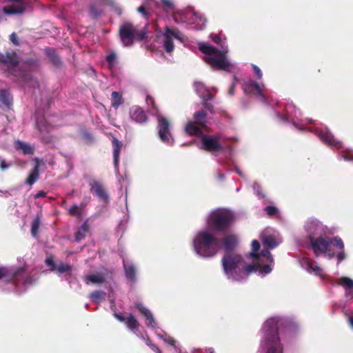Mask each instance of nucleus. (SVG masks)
Here are the masks:
<instances>
[{
    "instance_id": "f257e3e1",
    "label": "nucleus",
    "mask_w": 353,
    "mask_h": 353,
    "mask_svg": "<svg viewBox=\"0 0 353 353\" xmlns=\"http://www.w3.org/2000/svg\"><path fill=\"white\" fill-rule=\"evenodd\" d=\"M195 252L201 256L210 258L214 256L221 248L219 239L212 233L199 231L193 240Z\"/></svg>"
},
{
    "instance_id": "f03ea898",
    "label": "nucleus",
    "mask_w": 353,
    "mask_h": 353,
    "mask_svg": "<svg viewBox=\"0 0 353 353\" xmlns=\"http://www.w3.org/2000/svg\"><path fill=\"white\" fill-rule=\"evenodd\" d=\"M0 62L6 66L4 73L8 77H13L23 83L32 81V74L25 70L23 65L19 66V58L14 52H6L4 54L0 53Z\"/></svg>"
},
{
    "instance_id": "7ed1b4c3",
    "label": "nucleus",
    "mask_w": 353,
    "mask_h": 353,
    "mask_svg": "<svg viewBox=\"0 0 353 353\" xmlns=\"http://www.w3.org/2000/svg\"><path fill=\"white\" fill-rule=\"evenodd\" d=\"M235 221L234 214L225 208H216L208 215L206 223L208 228L217 232L230 230Z\"/></svg>"
},
{
    "instance_id": "20e7f679",
    "label": "nucleus",
    "mask_w": 353,
    "mask_h": 353,
    "mask_svg": "<svg viewBox=\"0 0 353 353\" xmlns=\"http://www.w3.org/2000/svg\"><path fill=\"white\" fill-rule=\"evenodd\" d=\"M266 334V343L268 345L267 353H283L278 334L277 321L274 319H268L263 327Z\"/></svg>"
},
{
    "instance_id": "39448f33",
    "label": "nucleus",
    "mask_w": 353,
    "mask_h": 353,
    "mask_svg": "<svg viewBox=\"0 0 353 353\" xmlns=\"http://www.w3.org/2000/svg\"><path fill=\"white\" fill-rule=\"evenodd\" d=\"M199 50L204 54L210 55L205 59V61L214 69L227 70L230 64L225 57L224 53L219 51L212 46L201 43Z\"/></svg>"
},
{
    "instance_id": "423d86ee",
    "label": "nucleus",
    "mask_w": 353,
    "mask_h": 353,
    "mask_svg": "<svg viewBox=\"0 0 353 353\" xmlns=\"http://www.w3.org/2000/svg\"><path fill=\"white\" fill-rule=\"evenodd\" d=\"M309 241L311 245V248L316 256H318L320 254L329 252L331 245H334L339 250L344 249V243L339 236L330 238L327 236H320L314 238L312 237Z\"/></svg>"
},
{
    "instance_id": "0eeeda50",
    "label": "nucleus",
    "mask_w": 353,
    "mask_h": 353,
    "mask_svg": "<svg viewBox=\"0 0 353 353\" xmlns=\"http://www.w3.org/2000/svg\"><path fill=\"white\" fill-rule=\"evenodd\" d=\"M243 258L240 254L236 253H225L221 263L225 274L228 278L234 281H239V266Z\"/></svg>"
},
{
    "instance_id": "6e6552de",
    "label": "nucleus",
    "mask_w": 353,
    "mask_h": 353,
    "mask_svg": "<svg viewBox=\"0 0 353 353\" xmlns=\"http://www.w3.org/2000/svg\"><path fill=\"white\" fill-rule=\"evenodd\" d=\"M221 139V134L203 135L201 137V149L212 154L222 151L223 147L220 143Z\"/></svg>"
},
{
    "instance_id": "1a4fd4ad",
    "label": "nucleus",
    "mask_w": 353,
    "mask_h": 353,
    "mask_svg": "<svg viewBox=\"0 0 353 353\" xmlns=\"http://www.w3.org/2000/svg\"><path fill=\"white\" fill-rule=\"evenodd\" d=\"M243 89L247 94L252 93L263 103H268V95L264 85H260L254 81L250 79L243 84Z\"/></svg>"
},
{
    "instance_id": "9d476101",
    "label": "nucleus",
    "mask_w": 353,
    "mask_h": 353,
    "mask_svg": "<svg viewBox=\"0 0 353 353\" xmlns=\"http://www.w3.org/2000/svg\"><path fill=\"white\" fill-rule=\"evenodd\" d=\"M119 34L123 46H130L136 38L137 28L132 23H124L120 26Z\"/></svg>"
},
{
    "instance_id": "9b49d317",
    "label": "nucleus",
    "mask_w": 353,
    "mask_h": 353,
    "mask_svg": "<svg viewBox=\"0 0 353 353\" xmlns=\"http://www.w3.org/2000/svg\"><path fill=\"white\" fill-rule=\"evenodd\" d=\"M163 47L168 53H171L174 48L173 39L181 41L183 39V34L177 28H170L165 27L163 34Z\"/></svg>"
},
{
    "instance_id": "f8f14e48",
    "label": "nucleus",
    "mask_w": 353,
    "mask_h": 353,
    "mask_svg": "<svg viewBox=\"0 0 353 353\" xmlns=\"http://www.w3.org/2000/svg\"><path fill=\"white\" fill-rule=\"evenodd\" d=\"M305 229L308 234V239L322 236L325 233V227L321 221L314 218H310L307 221Z\"/></svg>"
},
{
    "instance_id": "ddd939ff",
    "label": "nucleus",
    "mask_w": 353,
    "mask_h": 353,
    "mask_svg": "<svg viewBox=\"0 0 353 353\" xmlns=\"http://www.w3.org/2000/svg\"><path fill=\"white\" fill-rule=\"evenodd\" d=\"M187 23L194 25V28L196 30H202L206 26V19L200 13L192 10H187L186 14Z\"/></svg>"
},
{
    "instance_id": "4468645a",
    "label": "nucleus",
    "mask_w": 353,
    "mask_h": 353,
    "mask_svg": "<svg viewBox=\"0 0 353 353\" xmlns=\"http://www.w3.org/2000/svg\"><path fill=\"white\" fill-rule=\"evenodd\" d=\"M158 128L160 139L165 143H170L172 139L170 131V122L166 118L163 117H159Z\"/></svg>"
},
{
    "instance_id": "2eb2a0df",
    "label": "nucleus",
    "mask_w": 353,
    "mask_h": 353,
    "mask_svg": "<svg viewBox=\"0 0 353 353\" xmlns=\"http://www.w3.org/2000/svg\"><path fill=\"white\" fill-rule=\"evenodd\" d=\"M318 136L322 141L330 147L336 149H340L343 147L342 142L338 141L327 128L319 130Z\"/></svg>"
},
{
    "instance_id": "dca6fc26",
    "label": "nucleus",
    "mask_w": 353,
    "mask_h": 353,
    "mask_svg": "<svg viewBox=\"0 0 353 353\" xmlns=\"http://www.w3.org/2000/svg\"><path fill=\"white\" fill-rule=\"evenodd\" d=\"M12 281L17 285L30 284L32 277L25 267H21L12 274Z\"/></svg>"
},
{
    "instance_id": "f3484780",
    "label": "nucleus",
    "mask_w": 353,
    "mask_h": 353,
    "mask_svg": "<svg viewBox=\"0 0 353 353\" xmlns=\"http://www.w3.org/2000/svg\"><path fill=\"white\" fill-rule=\"evenodd\" d=\"M90 192L96 195L100 200L107 202L109 200V196L103 184L98 181H93L90 183Z\"/></svg>"
},
{
    "instance_id": "a211bd4d",
    "label": "nucleus",
    "mask_w": 353,
    "mask_h": 353,
    "mask_svg": "<svg viewBox=\"0 0 353 353\" xmlns=\"http://www.w3.org/2000/svg\"><path fill=\"white\" fill-rule=\"evenodd\" d=\"M26 9L22 0H12L10 3L3 8V11L7 14H21Z\"/></svg>"
},
{
    "instance_id": "6ab92c4d",
    "label": "nucleus",
    "mask_w": 353,
    "mask_h": 353,
    "mask_svg": "<svg viewBox=\"0 0 353 353\" xmlns=\"http://www.w3.org/2000/svg\"><path fill=\"white\" fill-rule=\"evenodd\" d=\"M221 242L223 245L225 253H233L232 250H234L238 245V238L234 234H229L223 237Z\"/></svg>"
},
{
    "instance_id": "aec40b11",
    "label": "nucleus",
    "mask_w": 353,
    "mask_h": 353,
    "mask_svg": "<svg viewBox=\"0 0 353 353\" xmlns=\"http://www.w3.org/2000/svg\"><path fill=\"white\" fill-rule=\"evenodd\" d=\"M130 118L140 124L146 123L148 121L145 112L140 107H134L130 110Z\"/></svg>"
},
{
    "instance_id": "412c9836",
    "label": "nucleus",
    "mask_w": 353,
    "mask_h": 353,
    "mask_svg": "<svg viewBox=\"0 0 353 353\" xmlns=\"http://www.w3.org/2000/svg\"><path fill=\"white\" fill-rule=\"evenodd\" d=\"M135 307L141 313V314L145 317L148 326H151L152 327H156L157 323L150 310L145 308L141 303H137L135 304Z\"/></svg>"
},
{
    "instance_id": "4be33fe9",
    "label": "nucleus",
    "mask_w": 353,
    "mask_h": 353,
    "mask_svg": "<svg viewBox=\"0 0 353 353\" xmlns=\"http://www.w3.org/2000/svg\"><path fill=\"white\" fill-rule=\"evenodd\" d=\"M112 144L113 148V159H114V165L115 168H117L119 165V154L121 149L123 146V143L121 141L118 140L115 137H112Z\"/></svg>"
},
{
    "instance_id": "5701e85b",
    "label": "nucleus",
    "mask_w": 353,
    "mask_h": 353,
    "mask_svg": "<svg viewBox=\"0 0 353 353\" xmlns=\"http://www.w3.org/2000/svg\"><path fill=\"white\" fill-rule=\"evenodd\" d=\"M202 128L198 125L194 121H190L187 123L185 130L190 136H200L203 133Z\"/></svg>"
},
{
    "instance_id": "b1692460",
    "label": "nucleus",
    "mask_w": 353,
    "mask_h": 353,
    "mask_svg": "<svg viewBox=\"0 0 353 353\" xmlns=\"http://www.w3.org/2000/svg\"><path fill=\"white\" fill-rule=\"evenodd\" d=\"M36 125L43 139H44L45 135L48 134L52 130V126L44 118L38 119L37 120Z\"/></svg>"
},
{
    "instance_id": "393cba45",
    "label": "nucleus",
    "mask_w": 353,
    "mask_h": 353,
    "mask_svg": "<svg viewBox=\"0 0 353 353\" xmlns=\"http://www.w3.org/2000/svg\"><path fill=\"white\" fill-rule=\"evenodd\" d=\"M36 165L34 168L29 173L27 179H26V183L29 185H32L39 177V159H36Z\"/></svg>"
},
{
    "instance_id": "a878e982",
    "label": "nucleus",
    "mask_w": 353,
    "mask_h": 353,
    "mask_svg": "<svg viewBox=\"0 0 353 353\" xmlns=\"http://www.w3.org/2000/svg\"><path fill=\"white\" fill-rule=\"evenodd\" d=\"M14 145L16 150L21 151L23 154H32L34 153V148L27 143L17 140L14 141Z\"/></svg>"
},
{
    "instance_id": "bb28decb",
    "label": "nucleus",
    "mask_w": 353,
    "mask_h": 353,
    "mask_svg": "<svg viewBox=\"0 0 353 353\" xmlns=\"http://www.w3.org/2000/svg\"><path fill=\"white\" fill-rule=\"evenodd\" d=\"M261 268V264L254 263L249 264L245 266V270H239V281L245 279L248 274L252 272H256Z\"/></svg>"
},
{
    "instance_id": "cd10ccee",
    "label": "nucleus",
    "mask_w": 353,
    "mask_h": 353,
    "mask_svg": "<svg viewBox=\"0 0 353 353\" xmlns=\"http://www.w3.org/2000/svg\"><path fill=\"white\" fill-rule=\"evenodd\" d=\"M194 121L201 127H205L208 123L206 112L203 110H199L193 114Z\"/></svg>"
},
{
    "instance_id": "c85d7f7f",
    "label": "nucleus",
    "mask_w": 353,
    "mask_h": 353,
    "mask_svg": "<svg viewBox=\"0 0 353 353\" xmlns=\"http://www.w3.org/2000/svg\"><path fill=\"white\" fill-rule=\"evenodd\" d=\"M46 54L49 58L52 63L56 67H60L61 65V61L57 54L55 50L52 48H46L44 50Z\"/></svg>"
},
{
    "instance_id": "c756f323",
    "label": "nucleus",
    "mask_w": 353,
    "mask_h": 353,
    "mask_svg": "<svg viewBox=\"0 0 353 353\" xmlns=\"http://www.w3.org/2000/svg\"><path fill=\"white\" fill-rule=\"evenodd\" d=\"M0 101L6 108H10L12 105V97L5 89L0 90Z\"/></svg>"
},
{
    "instance_id": "7c9ffc66",
    "label": "nucleus",
    "mask_w": 353,
    "mask_h": 353,
    "mask_svg": "<svg viewBox=\"0 0 353 353\" xmlns=\"http://www.w3.org/2000/svg\"><path fill=\"white\" fill-rule=\"evenodd\" d=\"M89 225L88 223L85 221L83 223L81 226L79 228V230L75 233V240L77 242L81 241L83 239H85L86 234L89 231Z\"/></svg>"
},
{
    "instance_id": "2f4dec72",
    "label": "nucleus",
    "mask_w": 353,
    "mask_h": 353,
    "mask_svg": "<svg viewBox=\"0 0 353 353\" xmlns=\"http://www.w3.org/2000/svg\"><path fill=\"white\" fill-rule=\"evenodd\" d=\"M339 285L345 288V294H350L351 290L353 289V280L348 277H341L339 279Z\"/></svg>"
},
{
    "instance_id": "473e14b6",
    "label": "nucleus",
    "mask_w": 353,
    "mask_h": 353,
    "mask_svg": "<svg viewBox=\"0 0 353 353\" xmlns=\"http://www.w3.org/2000/svg\"><path fill=\"white\" fill-rule=\"evenodd\" d=\"M124 270L128 279L134 281L136 278V270L132 264H125L124 263Z\"/></svg>"
},
{
    "instance_id": "72a5a7b5",
    "label": "nucleus",
    "mask_w": 353,
    "mask_h": 353,
    "mask_svg": "<svg viewBox=\"0 0 353 353\" xmlns=\"http://www.w3.org/2000/svg\"><path fill=\"white\" fill-rule=\"evenodd\" d=\"M186 14L187 10L174 12L172 15L174 21L176 23H187Z\"/></svg>"
},
{
    "instance_id": "f704fd0d",
    "label": "nucleus",
    "mask_w": 353,
    "mask_h": 353,
    "mask_svg": "<svg viewBox=\"0 0 353 353\" xmlns=\"http://www.w3.org/2000/svg\"><path fill=\"white\" fill-rule=\"evenodd\" d=\"M262 243L267 249H273L278 245L276 239L270 235L263 237Z\"/></svg>"
},
{
    "instance_id": "c9c22d12",
    "label": "nucleus",
    "mask_w": 353,
    "mask_h": 353,
    "mask_svg": "<svg viewBox=\"0 0 353 353\" xmlns=\"http://www.w3.org/2000/svg\"><path fill=\"white\" fill-rule=\"evenodd\" d=\"M125 323L131 330H137L139 327V323L136 318L131 314L127 317Z\"/></svg>"
},
{
    "instance_id": "e433bc0d",
    "label": "nucleus",
    "mask_w": 353,
    "mask_h": 353,
    "mask_svg": "<svg viewBox=\"0 0 353 353\" xmlns=\"http://www.w3.org/2000/svg\"><path fill=\"white\" fill-rule=\"evenodd\" d=\"M260 243L256 240H253L252 241V252L250 253V256L254 259V260L256 261L259 259V254L258 253L260 249Z\"/></svg>"
},
{
    "instance_id": "4c0bfd02",
    "label": "nucleus",
    "mask_w": 353,
    "mask_h": 353,
    "mask_svg": "<svg viewBox=\"0 0 353 353\" xmlns=\"http://www.w3.org/2000/svg\"><path fill=\"white\" fill-rule=\"evenodd\" d=\"M105 281L103 276L99 274H90L85 277V281L87 283L89 282L92 283H103Z\"/></svg>"
},
{
    "instance_id": "58836bf2",
    "label": "nucleus",
    "mask_w": 353,
    "mask_h": 353,
    "mask_svg": "<svg viewBox=\"0 0 353 353\" xmlns=\"http://www.w3.org/2000/svg\"><path fill=\"white\" fill-rule=\"evenodd\" d=\"M41 225V217L37 215V217L31 223V234L32 236L36 237L38 234V230Z\"/></svg>"
},
{
    "instance_id": "ea45409f",
    "label": "nucleus",
    "mask_w": 353,
    "mask_h": 353,
    "mask_svg": "<svg viewBox=\"0 0 353 353\" xmlns=\"http://www.w3.org/2000/svg\"><path fill=\"white\" fill-rule=\"evenodd\" d=\"M111 101L112 106L115 108H117L123 103L121 95L116 91L112 92Z\"/></svg>"
},
{
    "instance_id": "a19ab883",
    "label": "nucleus",
    "mask_w": 353,
    "mask_h": 353,
    "mask_svg": "<svg viewBox=\"0 0 353 353\" xmlns=\"http://www.w3.org/2000/svg\"><path fill=\"white\" fill-rule=\"evenodd\" d=\"M84 205L81 203L80 207H79L77 204H74L72 207L68 210V213L71 216H76L79 218L82 216V211L80 208H83Z\"/></svg>"
},
{
    "instance_id": "79ce46f5",
    "label": "nucleus",
    "mask_w": 353,
    "mask_h": 353,
    "mask_svg": "<svg viewBox=\"0 0 353 353\" xmlns=\"http://www.w3.org/2000/svg\"><path fill=\"white\" fill-rule=\"evenodd\" d=\"M72 270V267L66 263H61L56 267V270L59 274H63L65 272L70 273Z\"/></svg>"
},
{
    "instance_id": "37998d69",
    "label": "nucleus",
    "mask_w": 353,
    "mask_h": 353,
    "mask_svg": "<svg viewBox=\"0 0 353 353\" xmlns=\"http://www.w3.org/2000/svg\"><path fill=\"white\" fill-rule=\"evenodd\" d=\"M307 270L310 272H314L316 275H321L322 269L316 264L308 262L307 264Z\"/></svg>"
},
{
    "instance_id": "c03bdc74",
    "label": "nucleus",
    "mask_w": 353,
    "mask_h": 353,
    "mask_svg": "<svg viewBox=\"0 0 353 353\" xmlns=\"http://www.w3.org/2000/svg\"><path fill=\"white\" fill-rule=\"evenodd\" d=\"M103 294L104 292L102 291L96 290L90 294V298L93 302L98 303L102 299Z\"/></svg>"
},
{
    "instance_id": "a18cd8bd",
    "label": "nucleus",
    "mask_w": 353,
    "mask_h": 353,
    "mask_svg": "<svg viewBox=\"0 0 353 353\" xmlns=\"http://www.w3.org/2000/svg\"><path fill=\"white\" fill-rule=\"evenodd\" d=\"M90 12L93 18H97L102 13V10L97 7L95 4L90 6Z\"/></svg>"
},
{
    "instance_id": "49530a36",
    "label": "nucleus",
    "mask_w": 353,
    "mask_h": 353,
    "mask_svg": "<svg viewBox=\"0 0 353 353\" xmlns=\"http://www.w3.org/2000/svg\"><path fill=\"white\" fill-rule=\"evenodd\" d=\"M116 59L117 57L114 52H111L106 57V61L109 65V67H112L115 64Z\"/></svg>"
},
{
    "instance_id": "de8ad7c7",
    "label": "nucleus",
    "mask_w": 353,
    "mask_h": 353,
    "mask_svg": "<svg viewBox=\"0 0 353 353\" xmlns=\"http://www.w3.org/2000/svg\"><path fill=\"white\" fill-rule=\"evenodd\" d=\"M265 211L267 213V214L270 216H272L274 215H276L278 213V209L272 205L267 206L265 208Z\"/></svg>"
},
{
    "instance_id": "09e8293b",
    "label": "nucleus",
    "mask_w": 353,
    "mask_h": 353,
    "mask_svg": "<svg viewBox=\"0 0 353 353\" xmlns=\"http://www.w3.org/2000/svg\"><path fill=\"white\" fill-rule=\"evenodd\" d=\"M46 264L50 267L51 271L54 272L56 270L57 265L52 257H48L45 261Z\"/></svg>"
},
{
    "instance_id": "8fccbe9b",
    "label": "nucleus",
    "mask_w": 353,
    "mask_h": 353,
    "mask_svg": "<svg viewBox=\"0 0 353 353\" xmlns=\"http://www.w3.org/2000/svg\"><path fill=\"white\" fill-rule=\"evenodd\" d=\"M268 250L269 249L266 248V250H262L261 252L259 254V257L261 256L266 257L270 263H272L274 261L273 256Z\"/></svg>"
},
{
    "instance_id": "3c124183",
    "label": "nucleus",
    "mask_w": 353,
    "mask_h": 353,
    "mask_svg": "<svg viewBox=\"0 0 353 353\" xmlns=\"http://www.w3.org/2000/svg\"><path fill=\"white\" fill-rule=\"evenodd\" d=\"M146 39V31L145 29H143L141 30H138L137 29V34L135 39H137L138 41H143Z\"/></svg>"
},
{
    "instance_id": "603ef678",
    "label": "nucleus",
    "mask_w": 353,
    "mask_h": 353,
    "mask_svg": "<svg viewBox=\"0 0 353 353\" xmlns=\"http://www.w3.org/2000/svg\"><path fill=\"white\" fill-rule=\"evenodd\" d=\"M137 11L140 13L142 14V15L145 18V19H148L149 17H150V13L148 10V9L143 6H141L140 7H139L137 8Z\"/></svg>"
},
{
    "instance_id": "864d4df0",
    "label": "nucleus",
    "mask_w": 353,
    "mask_h": 353,
    "mask_svg": "<svg viewBox=\"0 0 353 353\" xmlns=\"http://www.w3.org/2000/svg\"><path fill=\"white\" fill-rule=\"evenodd\" d=\"M201 104L203 106V108L208 110L211 114H213L214 112V105L212 103L208 101H202Z\"/></svg>"
},
{
    "instance_id": "5fc2aeb1",
    "label": "nucleus",
    "mask_w": 353,
    "mask_h": 353,
    "mask_svg": "<svg viewBox=\"0 0 353 353\" xmlns=\"http://www.w3.org/2000/svg\"><path fill=\"white\" fill-rule=\"evenodd\" d=\"M24 64L29 67H37L38 66L37 61L34 59H26L24 61Z\"/></svg>"
},
{
    "instance_id": "6e6d98bb",
    "label": "nucleus",
    "mask_w": 353,
    "mask_h": 353,
    "mask_svg": "<svg viewBox=\"0 0 353 353\" xmlns=\"http://www.w3.org/2000/svg\"><path fill=\"white\" fill-rule=\"evenodd\" d=\"M10 165L11 164H8L4 159L0 157V168L1 170H7Z\"/></svg>"
},
{
    "instance_id": "4d7b16f0",
    "label": "nucleus",
    "mask_w": 353,
    "mask_h": 353,
    "mask_svg": "<svg viewBox=\"0 0 353 353\" xmlns=\"http://www.w3.org/2000/svg\"><path fill=\"white\" fill-rule=\"evenodd\" d=\"M210 37L214 43L217 44H221L222 38L219 34H211Z\"/></svg>"
},
{
    "instance_id": "13d9d810",
    "label": "nucleus",
    "mask_w": 353,
    "mask_h": 353,
    "mask_svg": "<svg viewBox=\"0 0 353 353\" xmlns=\"http://www.w3.org/2000/svg\"><path fill=\"white\" fill-rule=\"evenodd\" d=\"M252 68H253L256 75L257 76V78L259 79H261L262 78L263 74H262V72L260 70V68L255 65H253Z\"/></svg>"
},
{
    "instance_id": "bf43d9fd",
    "label": "nucleus",
    "mask_w": 353,
    "mask_h": 353,
    "mask_svg": "<svg viewBox=\"0 0 353 353\" xmlns=\"http://www.w3.org/2000/svg\"><path fill=\"white\" fill-rule=\"evenodd\" d=\"M259 270L268 274L271 272L272 269L269 265H261V268Z\"/></svg>"
},
{
    "instance_id": "052dcab7",
    "label": "nucleus",
    "mask_w": 353,
    "mask_h": 353,
    "mask_svg": "<svg viewBox=\"0 0 353 353\" xmlns=\"http://www.w3.org/2000/svg\"><path fill=\"white\" fill-rule=\"evenodd\" d=\"M341 252H339L336 255V257H337V259H338V262H341L342 261H343L345 259V254L344 252V249L343 250H340Z\"/></svg>"
},
{
    "instance_id": "680f3d73",
    "label": "nucleus",
    "mask_w": 353,
    "mask_h": 353,
    "mask_svg": "<svg viewBox=\"0 0 353 353\" xmlns=\"http://www.w3.org/2000/svg\"><path fill=\"white\" fill-rule=\"evenodd\" d=\"M214 98V96L212 93H210V92H208V93L203 97V101H208L209 102L210 101L212 100Z\"/></svg>"
},
{
    "instance_id": "e2e57ef3",
    "label": "nucleus",
    "mask_w": 353,
    "mask_h": 353,
    "mask_svg": "<svg viewBox=\"0 0 353 353\" xmlns=\"http://www.w3.org/2000/svg\"><path fill=\"white\" fill-rule=\"evenodd\" d=\"M8 274V270L3 267H0V280L6 276Z\"/></svg>"
},
{
    "instance_id": "0e129e2a",
    "label": "nucleus",
    "mask_w": 353,
    "mask_h": 353,
    "mask_svg": "<svg viewBox=\"0 0 353 353\" xmlns=\"http://www.w3.org/2000/svg\"><path fill=\"white\" fill-rule=\"evenodd\" d=\"M114 315L115 318L117 320H119V321L124 322V323L125 322L127 317H125L123 315H121L120 314H117V313H115Z\"/></svg>"
},
{
    "instance_id": "69168bd1",
    "label": "nucleus",
    "mask_w": 353,
    "mask_h": 353,
    "mask_svg": "<svg viewBox=\"0 0 353 353\" xmlns=\"http://www.w3.org/2000/svg\"><path fill=\"white\" fill-rule=\"evenodd\" d=\"M47 193L44 191H39V192H37L34 196V199H39V198H41V197H45L46 196Z\"/></svg>"
},
{
    "instance_id": "338daca9",
    "label": "nucleus",
    "mask_w": 353,
    "mask_h": 353,
    "mask_svg": "<svg viewBox=\"0 0 353 353\" xmlns=\"http://www.w3.org/2000/svg\"><path fill=\"white\" fill-rule=\"evenodd\" d=\"M165 341L172 346L175 345V340L171 337H169V338L165 339Z\"/></svg>"
},
{
    "instance_id": "774afa93",
    "label": "nucleus",
    "mask_w": 353,
    "mask_h": 353,
    "mask_svg": "<svg viewBox=\"0 0 353 353\" xmlns=\"http://www.w3.org/2000/svg\"><path fill=\"white\" fill-rule=\"evenodd\" d=\"M10 40L14 43L18 44L17 37L15 33H12L10 36Z\"/></svg>"
}]
</instances>
